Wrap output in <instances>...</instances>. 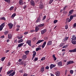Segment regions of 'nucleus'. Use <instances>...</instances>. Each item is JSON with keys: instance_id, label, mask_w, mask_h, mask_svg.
<instances>
[{"instance_id": "obj_25", "label": "nucleus", "mask_w": 76, "mask_h": 76, "mask_svg": "<svg viewBox=\"0 0 76 76\" xmlns=\"http://www.w3.org/2000/svg\"><path fill=\"white\" fill-rule=\"evenodd\" d=\"M13 70H10L8 71L7 73V75H9V74H10V73H12V72H13Z\"/></svg>"}, {"instance_id": "obj_32", "label": "nucleus", "mask_w": 76, "mask_h": 76, "mask_svg": "<svg viewBox=\"0 0 76 76\" xmlns=\"http://www.w3.org/2000/svg\"><path fill=\"white\" fill-rule=\"evenodd\" d=\"M41 50V48H37L36 49V51H38L39 50Z\"/></svg>"}, {"instance_id": "obj_40", "label": "nucleus", "mask_w": 76, "mask_h": 76, "mask_svg": "<svg viewBox=\"0 0 76 76\" xmlns=\"http://www.w3.org/2000/svg\"><path fill=\"white\" fill-rule=\"evenodd\" d=\"M64 45V43H61L59 45V46L60 47H62V46H63Z\"/></svg>"}, {"instance_id": "obj_64", "label": "nucleus", "mask_w": 76, "mask_h": 76, "mask_svg": "<svg viewBox=\"0 0 76 76\" xmlns=\"http://www.w3.org/2000/svg\"><path fill=\"white\" fill-rule=\"evenodd\" d=\"M73 26L74 27H76V23H75L74 24Z\"/></svg>"}, {"instance_id": "obj_6", "label": "nucleus", "mask_w": 76, "mask_h": 76, "mask_svg": "<svg viewBox=\"0 0 76 76\" xmlns=\"http://www.w3.org/2000/svg\"><path fill=\"white\" fill-rule=\"evenodd\" d=\"M69 52L70 53H76V48H75L74 49L69 50Z\"/></svg>"}, {"instance_id": "obj_48", "label": "nucleus", "mask_w": 76, "mask_h": 76, "mask_svg": "<svg viewBox=\"0 0 76 76\" xmlns=\"http://www.w3.org/2000/svg\"><path fill=\"white\" fill-rule=\"evenodd\" d=\"M46 18V15H45L44 17H43V20H45V19Z\"/></svg>"}, {"instance_id": "obj_62", "label": "nucleus", "mask_w": 76, "mask_h": 76, "mask_svg": "<svg viewBox=\"0 0 76 76\" xmlns=\"http://www.w3.org/2000/svg\"><path fill=\"white\" fill-rule=\"evenodd\" d=\"M35 61H37V60H38V58H35L34 59Z\"/></svg>"}, {"instance_id": "obj_1", "label": "nucleus", "mask_w": 76, "mask_h": 76, "mask_svg": "<svg viewBox=\"0 0 76 76\" xmlns=\"http://www.w3.org/2000/svg\"><path fill=\"white\" fill-rule=\"evenodd\" d=\"M45 25L44 24L42 23L41 24H40L38 25L37 26H36L35 28V31L36 32H37L38 31L39 29V28H41V27H42L43 26H44Z\"/></svg>"}, {"instance_id": "obj_2", "label": "nucleus", "mask_w": 76, "mask_h": 76, "mask_svg": "<svg viewBox=\"0 0 76 76\" xmlns=\"http://www.w3.org/2000/svg\"><path fill=\"white\" fill-rule=\"evenodd\" d=\"M5 26V23H4L1 24V25L0 26V31H2L3 28Z\"/></svg>"}, {"instance_id": "obj_15", "label": "nucleus", "mask_w": 76, "mask_h": 76, "mask_svg": "<svg viewBox=\"0 0 76 76\" xmlns=\"http://www.w3.org/2000/svg\"><path fill=\"white\" fill-rule=\"evenodd\" d=\"M27 58V56L26 55H23L22 57V58L23 59V60H25Z\"/></svg>"}, {"instance_id": "obj_43", "label": "nucleus", "mask_w": 76, "mask_h": 76, "mask_svg": "<svg viewBox=\"0 0 76 76\" xmlns=\"http://www.w3.org/2000/svg\"><path fill=\"white\" fill-rule=\"evenodd\" d=\"M58 20H55L54 21H53V23L55 24H56V23L58 22Z\"/></svg>"}, {"instance_id": "obj_17", "label": "nucleus", "mask_w": 76, "mask_h": 76, "mask_svg": "<svg viewBox=\"0 0 76 76\" xmlns=\"http://www.w3.org/2000/svg\"><path fill=\"white\" fill-rule=\"evenodd\" d=\"M73 12H74L73 10H70L69 12V15H72V13Z\"/></svg>"}, {"instance_id": "obj_49", "label": "nucleus", "mask_w": 76, "mask_h": 76, "mask_svg": "<svg viewBox=\"0 0 76 76\" xmlns=\"http://www.w3.org/2000/svg\"><path fill=\"white\" fill-rule=\"evenodd\" d=\"M68 7V6H66L65 7H64L63 8V10H65V9H66V8H67V7Z\"/></svg>"}, {"instance_id": "obj_23", "label": "nucleus", "mask_w": 76, "mask_h": 76, "mask_svg": "<svg viewBox=\"0 0 76 76\" xmlns=\"http://www.w3.org/2000/svg\"><path fill=\"white\" fill-rule=\"evenodd\" d=\"M71 20L70 19H69V18H67L66 19V22H70V21H71Z\"/></svg>"}, {"instance_id": "obj_14", "label": "nucleus", "mask_w": 76, "mask_h": 76, "mask_svg": "<svg viewBox=\"0 0 76 76\" xmlns=\"http://www.w3.org/2000/svg\"><path fill=\"white\" fill-rule=\"evenodd\" d=\"M56 67V65L53 64H51L50 66V69H52L53 68H54V67Z\"/></svg>"}, {"instance_id": "obj_30", "label": "nucleus", "mask_w": 76, "mask_h": 76, "mask_svg": "<svg viewBox=\"0 0 76 76\" xmlns=\"http://www.w3.org/2000/svg\"><path fill=\"white\" fill-rule=\"evenodd\" d=\"M57 64L59 65V66H62V62L61 61H60L58 62Z\"/></svg>"}, {"instance_id": "obj_8", "label": "nucleus", "mask_w": 76, "mask_h": 76, "mask_svg": "<svg viewBox=\"0 0 76 76\" xmlns=\"http://www.w3.org/2000/svg\"><path fill=\"white\" fill-rule=\"evenodd\" d=\"M39 8L40 9H42L44 8V4H40L39 5Z\"/></svg>"}, {"instance_id": "obj_53", "label": "nucleus", "mask_w": 76, "mask_h": 76, "mask_svg": "<svg viewBox=\"0 0 76 76\" xmlns=\"http://www.w3.org/2000/svg\"><path fill=\"white\" fill-rule=\"evenodd\" d=\"M28 76V74H27L26 73L24 74L23 75V76Z\"/></svg>"}, {"instance_id": "obj_41", "label": "nucleus", "mask_w": 76, "mask_h": 76, "mask_svg": "<svg viewBox=\"0 0 76 76\" xmlns=\"http://www.w3.org/2000/svg\"><path fill=\"white\" fill-rule=\"evenodd\" d=\"M4 34L5 35H7V34L9 33V31H6L4 32Z\"/></svg>"}, {"instance_id": "obj_26", "label": "nucleus", "mask_w": 76, "mask_h": 76, "mask_svg": "<svg viewBox=\"0 0 76 76\" xmlns=\"http://www.w3.org/2000/svg\"><path fill=\"white\" fill-rule=\"evenodd\" d=\"M16 13H14L11 16V18H15V16H16Z\"/></svg>"}, {"instance_id": "obj_56", "label": "nucleus", "mask_w": 76, "mask_h": 76, "mask_svg": "<svg viewBox=\"0 0 76 76\" xmlns=\"http://www.w3.org/2000/svg\"><path fill=\"white\" fill-rule=\"evenodd\" d=\"M35 32V30H31L30 31V32Z\"/></svg>"}, {"instance_id": "obj_33", "label": "nucleus", "mask_w": 76, "mask_h": 76, "mask_svg": "<svg viewBox=\"0 0 76 76\" xmlns=\"http://www.w3.org/2000/svg\"><path fill=\"white\" fill-rule=\"evenodd\" d=\"M0 19L1 20H6V18L4 17H1L0 18Z\"/></svg>"}, {"instance_id": "obj_55", "label": "nucleus", "mask_w": 76, "mask_h": 76, "mask_svg": "<svg viewBox=\"0 0 76 76\" xmlns=\"http://www.w3.org/2000/svg\"><path fill=\"white\" fill-rule=\"evenodd\" d=\"M46 69H47V70H48L49 69V66H47L45 67Z\"/></svg>"}, {"instance_id": "obj_60", "label": "nucleus", "mask_w": 76, "mask_h": 76, "mask_svg": "<svg viewBox=\"0 0 76 76\" xmlns=\"http://www.w3.org/2000/svg\"><path fill=\"white\" fill-rule=\"evenodd\" d=\"M24 67H25V66H26V63H24Z\"/></svg>"}, {"instance_id": "obj_20", "label": "nucleus", "mask_w": 76, "mask_h": 76, "mask_svg": "<svg viewBox=\"0 0 76 76\" xmlns=\"http://www.w3.org/2000/svg\"><path fill=\"white\" fill-rule=\"evenodd\" d=\"M19 3L20 5H23V1L22 0H19Z\"/></svg>"}, {"instance_id": "obj_50", "label": "nucleus", "mask_w": 76, "mask_h": 76, "mask_svg": "<svg viewBox=\"0 0 76 76\" xmlns=\"http://www.w3.org/2000/svg\"><path fill=\"white\" fill-rule=\"evenodd\" d=\"M23 70H19V72H20V73H23Z\"/></svg>"}, {"instance_id": "obj_29", "label": "nucleus", "mask_w": 76, "mask_h": 76, "mask_svg": "<svg viewBox=\"0 0 76 76\" xmlns=\"http://www.w3.org/2000/svg\"><path fill=\"white\" fill-rule=\"evenodd\" d=\"M24 64V61H22L19 63L20 65H23Z\"/></svg>"}, {"instance_id": "obj_47", "label": "nucleus", "mask_w": 76, "mask_h": 76, "mask_svg": "<svg viewBox=\"0 0 76 76\" xmlns=\"http://www.w3.org/2000/svg\"><path fill=\"white\" fill-rule=\"evenodd\" d=\"M53 1H54V0H50L49 2V4H51L53 2Z\"/></svg>"}, {"instance_id": "obj_37", "label": "nucleus", "mask_w": 76, "mask_h": 76, "mask_svg": "<svg viewBox=\"0 0 76 76\" xmlns=\"http://www.w3.org/2000/svg\"><path fill=\"white\" fill-rule=\"evenodd\" d=\"M68 46V45H64V46L62 47V48H66L67 46Z\"/></svg>"}, {"instance_id": "obj_27", "label": "nucleus", "mask_w": 76, "mask_h": 76, "mask_svg": "<svg viewBox=\"0 0 76 76\" xmlns=\"http://www.w3.org/2000/svg\"><path fill=\"white\" fill-rule=\"evenodd\" d=\"M29 50H27L24 52L26 55H28V54H29Z\"/></svg>"}, {"instance_id": "obj_42", "label": "nucleus", "mask_w": 76, "mask_h": 76, "mask_svg": "<svg viewBox=\"0 0 76 76\" xmlns=\"http://www.w3.org/2000/svg\"><path fill=\"white\" fill-rule=\"evenodd\" d=\"M6 58V57H3L1 58V61H3L4 60V59Z\"/></svg>"}, {"instance_id": "obj_35", "label": "nucleus", "mask_w": 76, "mask_h": 76, "mask_svg": "<svg viewBox=\"0 0 76 76\" xmlns=\"http://www.w3.org/2000/svg\"><path fill=\"white\" fill-rule=\"evenodd\" d=\"M23 39H20L19 40L18 42V43H20V42H23Z\"/></svg>"}, {"instance_id": "obj_18", "label": "nucleus", "mask_w": 76, "mask_h": 76, "mask_svg": "<svg viewBox=\"0 0 76 76\" xmlns=\"http://www.w3.org/2000/svg\"><path fill=\"white\" fill-rule=\"evenodd\" d=\"M40 20H41V19H40V16H39V17L37 18V20L36 22V23H38V22H39Z\"/></svg>"}, {"instance_id": "obj_12", "label": "nucleus", "mask_w": 76, "mask_h": 76, "mask_svg": "<svg viewBox=\"0 0 76 76\" xmlns=\"http://www.w3.org/2000/svg\"><path fill=\"white\" fill-rule=\"evenodd\" d=\"M12 38V34L10 33L8 35V39H11Z\"/></svg>"}, {"instance_id": "obj_34", "label": "nucleus", "mask_w": 76, "mask_h": 76, "mask_svg": "<svg viewBox=\"0 0 76 76\" xmlns=\"http://www.w3.org/2000/svg\"><path fill=\"white\" fill-rule=\"evenodd\" d=\"M4 1L9 4L10 3V0H4Z\"/></svg>"}, {"instance_id": "obj_46", "label": "nucleus", "mask_w": 76, "mask_h": 76, "mask_svg": "<svg viewBox=\"0 0 76 76\" xmlns=\"http://www.w3.org/2000/svg\"><path fill=\"white\" fill-rule=\"evenodd\" d=\"M70 74H73V70H71L70 71Z\"/></svg>"}, {"instance_id": "obj_4", "label": "nucleus", "mask_w": 76, "mask_h": 76, "mask_svg": "<svg viewBox=\"0 0 76 76\" xmlns=\"http://www.w3.org/2000/svg\"><path fill=\"white\" fill-rule=\"evenodd\" d=\"M8 26L9 27L10 29H12L13 28V24L12 23H9L8 24Z\"/></svg>"}, {"instance_id": "obj_63", "label": "nucleus", "mask_w": 76, "mask_h": 76, "mask_svg": "<svg viewBox=\"0 0 76 76\" xmlns=\"http://www.w3.org/2000/svg\"><path fill=\"white\" fill-rule=\"evenodd\" d=\"M52 57L53 58H54L56 57V56H55V54H53V55Z\"/></svg>"}, {"instance_id": "obj_28", "label": "nucleus", "mask_w": 76, "mask_h": 76, "mask_svg": "<svg viewBox=\"0 0 76 76\" xmlns=\"http://www.w3.org/2000/svg\"><path fill=\"white\" fill-rule=\"evenodd\" d=\"M14 8V7H13V6H12V7H11L10 8V9H9V10L10 11H12V10H13V9Z\"/></svg>"}, {"instance_id": "obj_44", "label": "nucleus", "mask_w": 76, "mask_h": 76, "mask_svg": "<svg viewBox=\"0 0 76 76\" xmlns=\"http://www.w3.org/2000/svg\"><path fill=\"white\" fill-rule=\"evenodd\" d=\"M36 37H34L33 38L32 40L33 41V42H34V41H35V40H36Z\"/></svg>"}, {"instance_id": "obj_21", "label": "nucleus", "mask_w": 76, "mask_h": 76, "mask_svg": "<svg viewBox=\"0 0 76 76\" xmlns=\"http://www.w3.org/2000/svg\"><path fill=\"white\" fill-rule=\"evenodd\" d=\"M24 44V43H22L18 44V47H22V46H23V45Z\"/></svg>"}, {"instance_id": "obj_57", "label": "nucleus", "mask_w": 76, "mask_h": 76, "mask_svg": "<svg viewBox=\"0 0 76 76\" xmlns=\"http://www.w3.org/2000/svg\"><path fill=\"white\" fill-rule=\"evenodd\" d=\"M26 7H27V6H26V5H25L24 7H23V9H26Z\"/></svg>"}, {"instance_id": "obj_45", "label": "nucleus", "mask_w": 76, "mask_h": 76, "mask_svg": "<svg viewBox=\"0 0 76 76\" xmlns=\"http://www.w3.org/2000/svg\"><path fill=\"white\" fill-rule=\"evenodd\" d=\"M45 59V57H43L41 59V61H43V60H44Z\"/></svg>"}, {"instance_id": "obj_52", "label": "nucleus", "mask_w": 76, "mask_h": 76, "mask_svg": "<svg viewBox=\"0 0 76 76\" xmlns=\"http://www.w3.org/2000/svg\"><path fill=\"white\" fill-rule=\"evenodd\" d=\"M28 34V31L24 33V35H27Z\"/></svg>"}, {"instance_id": "obj_58", "label": "nucleus", "mask_w": 76, "mask_h": 76, "mask_svg": "<svg viewBox=\"0 0 76 76\" xmlns=\"http://www.w3.org/2000/svg\"><path fill=\"white\" fill-rule=\"evenodd\" d=\"M2 69H3V67H1L0 68V73L1 72V70H2Z\"/></svg>"}, {"instance_id": "obj_7", "label": "nucleus", "mask_w": 76, "mask_h": 76, "mask_svg": "<svg viewBox=\"0 0 76 76\" xmlns=\"http://www.w3.org/2000/svg\"><path fill=\"white\" fill-rule=\"evenodd\" d=\"M67 64H66V65H69V64H73V63H74V61H69V62H67Z\"/></svg>"}, {"instance_id": "obj_10", "label": "nucleus", "mask_w": 76, "mask_h": 76, "mask_svg": "<svg viewBox=\"0 0 76 76\" xmlns=\"http://www.w3.org/2000/svg\"><path fill=\"white\" fill-rule=\"evenodd\" d=\"M55 74L56 76H60V72L59 71H57L55 72Z\"/></svg>"}, {"instance_id": "obj_9", "label": "nucleus", "mask_w": 76, "mask_h": 76, "mask_svg": "<svg viewBox=\"0 0 76 76\" xmlns=\"http://www.w3.org/2000/svg\"><path fill=\"white\" fill-rule=\"evenodd\" d=\"M27 44H28L29 46H31V41L28 40L26 42Z\"/></svg>"}, {"instance_id": "obj_16", "label": "nucleus", "mask_w": 76, "mask_h": 76, "mask_svg": "<svg viewBox=\"0 0 76 76\" xmlns=\"http://www.w3.org/2000/svg\"><path fill=\"white\" fill-rule=\"evenodd\" d=\"M52 44V41H49L47 43V45H50Z\"/></svg>"}, {"instance_id": "obj_61", "label": "nucleus", "mask_w": 76, "mask_h": 76, "mask_svg": "<svg viewBox=\"0 0 76 76\" xmlns=\"http://www.w3.org/2000/svg\"><path fill=\"white\" fill-rule=\"evenodd\" d=\"M54 58V61H56L57 60V58L56 57H55V58Z\"/></svg>"}, {"instance_id": "obj_59", "label": "nucleus", "mask_w": 76, "mask_h": 76, "mask_svg": "<svg viewBox=\"0 0 76 76\" xmlns=\"http://www.w3.org/2000/svg\"><path fill=\"white\" fill-rule=\"evenodd\" d=\"M0 38H4V36L3 35V36H1V37H0Z\"/></svg>"}, {"instance_id": "obj_31", "label": "nucleus", "mask_w": 76, "mask_h": 76, "mask_svg": "<svg viewBox=\"0 0 76 76\" xmlns=\"http://www.w3.org/2000/svg\"><path fill=\"white\" fill-rule=\"evenodd\" d=\"M69 39V37H66L64 38L63 39L64 41H67V39Z\"/></svg>"}, {"instance_id": "obj_22", "label": "nucleus", "mask_w": 76, "mask_h": 76, "mask_svg": "<svg viewBox=\"0 0 76 76\" xmlns=\"http://www.w3.org/2000/svg\"><path fill=\"white\" fill-rule=\"evenodd\" d=\"M33 58H34L36 56V52L35 51H33Z\"/></svg>"}, {"instance_id": "obj_54", "label": "nucleus", "mask_w": 76, "mask_h": 76, "mask_svg": "<svg viewBox=\"0 0 76 76\" xmlns=\"http://www.w3.org/2000/svg\"><path fill=\"white\" fill-rule=\"evenodd\" d=\"M65 29H68V26H65Z\"/></svg>"}, {"instance_id": "obj_24", "label": "nucleus", "mask_w": 76, "mask_h": 76, "mask_svg": "<svg viewBox=\"0 0 76 76\" xmlns=\"http://www.w3.org/2000/svg\"><path fill=\"white\" fill-rule=\"evenodd\" d=\"M15 74V72H13L12 73H11L9 76H14V75Z\"/></svg>"}, {"instance_id": "obj_13", "label": "nucleus", "mask_w": 76, "mask_h": 76, "mask_svg": "<svg viewBox=\"0 0 76 76\" xmlns=\"http://www.w3.org/2000/svg\"><path fill=\"white\" fill-rule=\"evenodd\" d=\"M47 42H46V41H45L44 43H43L42 47V48H44V47H45V45H46Z\"/></svg>"}, {"instance_id": "obj_39", "label": "nucleus", "mask_w": 76, "mask_h": 76, "mask_svg": "<svg viewBox=\"0 0 76 76\" xmlns=\"http://www.w3.org/2000/svg\"><path fill=\"white\" fill-rule=\"evenodd\" d=\"M70 18L71 20H72L73 19V16L72 15H70Z\"/></svg>"}, {"instance_id": "obj_11", "label": "nucleus", "mask_w": 76, "mask_h": 76, "mask_svg": "<svg viewBox=\"0 0 76 76\" xmlns=\"http://www.w3.org/2000/svg\"><path fill=\"white\" fill-rule=\"evenodd\" d=\"M44 41V40H39L37 41V42L36 43V44H39V43H41V42H42Z\"/></svg>"}, {"instance_id": "obj_38", "label": "nucleus", "mask_w": 76, "mask_h": 76, "mask_svg": "<svg viewBox=\"0 0 76 76\" xmlns=\"http://www.w3.org/2000/svg\"><path fill=\"white\" fill-rule=\"evenodd\" d=\"M72 43L73 44H76V41L75 40H72Z\"/></svg>"}, {"instance_id": "obj_3", "label": "nucleus", "mask_w": 76, "mask_h": 76, "mask_svg": "<svg viewBox=\"0 0 76 76\" xmlns=\"http://www.w3.org/2000/svg\"><path fill=\"white\" fill-rule=\"evenodd\" d=\"M30 4L32 6H34L35 5V1L33 0H31L30 1Z\"/></svg>"}, {"instance_id": "obj_51", "label": "nucleus", "mask_w": 76, "mask_h": 76, "mask_svg": "<svg viewBox=\"0 0 76 76\" xmlns=\"http://www.w3.org/2000/svg\"><path fill=\"white\" fill-rule=\"evenodd\" d=\"M68 71L67 70V69H66L65 70V75H66V74H67V73Z\"/></svg>"}, {"instance_id": "obj_5", "label": "nucleus", "mask_w": 76, "mask_h": 76, "mask_svg": "<svg viewBox=\"0 0 76 76\" xmlns=\"http://www.w3.org/2000/svg\"><path fill=\"white\" fill-rule=\"evenodd\" d=\"M47 30L46 29H45L42 30L41 31V34L42 35L44 34L45 32H46L47 31Z\"/></svg>"}, {"instance_id": "obj_36", "label": "nucleus", "mask_w": 76, "mask_h": 76, "mask_svg": "<svg viewBox=\"0 0 76 76\" xmlns=\"http://www.w3.org/2000/svg\"><path fill=\"white\" fill-rule=\"evenodd\" d=\"M71 39H72V41H75V35L72 36V38Z\"/></svg>"}, {"instance_id": "obj_19", "label": "nucleus", "mask_w": 76, "mask_h": 76, "mask_svg": "<svg viewBox=\"0 0 76 76\" xmlns=\"http://www.w3.org/2000/svg\"><path fill=\"white\" fill-rule=\"evenodd\" d=\"M45 69V68H44V67H42L40 69L42 73H43L44 72V69Z\"/></svg>"}]
</instances>
